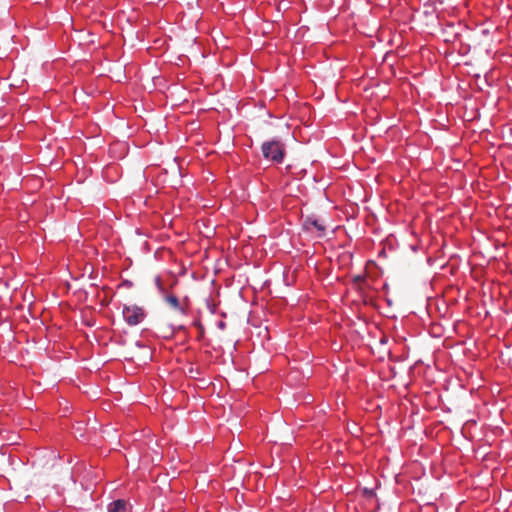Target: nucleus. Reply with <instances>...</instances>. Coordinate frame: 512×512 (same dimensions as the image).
Segmentation results:
<instances>
[{
    "label": "nucleus",
    "mask_w": 512,
    "mask_h": 512,
    "mask_svg": "<svg viewBox=\"0 0 512 512\" xmlns=\"http://www.w3.org/2000/svg\"><path fill=\"white\" fill-rule=\"evenodd\" d=\"M303 227L308 231H316L319 236H322L325 233L326 227L324 222L315 217H306L303 220Z\"/></svg>",
    "instance_id": "7ed1b4c3"
},
{
    "label": "nucleus",
    "mask_w": 512,
    "mask_h": 512,
    "mask_svg": "<svg viewBox=\"0 0 512 512\" xmlns=\"http://www.w3.org/2000/svg\"><path fill=\"white\" fill-rule=\"evenodd\" d=\"M164 300L172 309L184 313L183 308L180 306L179 299L175 295H166Z\"/></svg>",
    "instance_id": "39448f33"
},
{
    "label": "nucleus",
    "mask_w": 512,
    "mask_h": 512,
    "mask_svg": "<svg viewBox=\"0 0 512 512\" xmlns=\"http://www.w3.org/2000/svg\"><path fill=\"white\" fill-rule=\"evenodd\" d=\"M155 282H156L157 286L161 289V280L159 277H156Z\"/></svg>",
    "instance_id": "423d86ee"
},
{
    "label": "nucleus",
    "mask_w": 512,
    "mask_h": 512,
    "mask_svg": "<svg viewBox=\"0 0 512 512\" xmlns=\"http://www.w3.org/2000/svg\"><path fill=\"white\" fill-rule=\"evenodd\" d=\"M262 153L266 159L281 163L285 156V146L278 140H271L262 144Z\"/></svg>",
    "instance_id": "f257e3e1"
},
{
    "label": "nucleus",
    "mask_w": 512,
    "mask_h": 512,
    "mask_svg": "<svg viewBox=\"0 0 512 512\" xmlns=\"http://www.w3.org/2000/svg\"><path fill=\"white\" fill-rule=\"evenodd\" d=\"M122 315L126 323L130 326H135L140 324L145 318V312L142 307H139L135 304L133 305H124L122 310Z\"/></svg>",
    "instance_id": "f03ea898"
},
{
    "label": "nucleus",
    "mask_w": 512,
    "mask_h": 512,
    "mask_svg": "<svg viewBox=\"0 0 512 512\" xmlns=\"http://www.w3.org/2000/svg\"><path fill=\"white\" fill-rule=\"evenodd\" d=\"M108 512H129V508L125 500L118 499L108 505Z\"/></svg>",
    "instance_id": "20e7f679"
}]
</instances>
